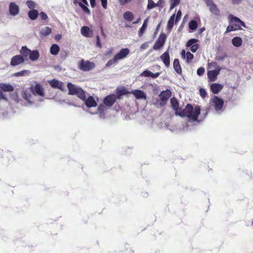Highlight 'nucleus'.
I'll use <instances>...</instances> for the list:
<instances>
[{
    "instance_id": "obj_17",
    "label": "nucleus",
    "mask_w": 253,
    "mask_h": 253,
    "mask_svg": "<svg viewBox=\"0 0 253 253\" xmlns=\"http://www.w3.org/2000/svg\"><path fill=\"white\" fill-rule=\"evenodd\" d=\"M130 93H132L137 99H146V95L144 91L139 89L133 90Z\"/></svg>"
},
{
    "instance_id": "obj_18",
    "label": "nucleus",
    "mask_w": 253,
    "mask_h": 253,
    "mask_svg": "<svg viewBox=\"0 0 253 253\" xmlns=\"http://www.w3.org/2000/svg\"><path fill=\"white\" fill-rule=\"evenodd\" d=\"M83 101H84L85 105L88 108L96 107L97 105L95 99L92 96H89L87 99L85 97V100Z\"/></svg>"
},
{
    "instance_id": "obj_24",
    "label": "nucleus",
    "mask_w": 253,
    "mask_h": 253,
    "mask_svg": "<svg viewBox=\"0 0 253 253\" xmlns=\"http://www.w3.org/2000/svg\"><path fill=\"white\" fill-rule=\"evenodd\" d=\"M173 68L175 72L179 75L182 74V69L178 59H175L173 63Z\"/></svg>"
},
{
    "instance_id": "obj_12",
    "label": "nucleus",
    "mask_w": 253,
    "mask_h": 253,
    "mask_svg": "<svg viewBox=\"0 0 253 253\" xmlns=\"http://www.w3.org/2000/svg\"><path fill=\"white\" fill-rule=\"evenodd\" d=\"M220 69L218 68L215 70L209 71L207 73L208 78L210 82H214L217 80V77L219 74Z\"/></svg>"
},
{
    "instance_id": "obj_50",
    "label": "nucleus",
    "mask_w": 253,
    "mask_h": 253,
    "mask_svg": "<svg viewBox=\"0 0 253 253\" xmlns=\"http://www.w3.org/2000/svg\"><path fill=\"white\" fill-rule=\"evenodd\" d=\"M96 46L99 48L102 47V44L100 42V38L99 36H96Z\"/></svg>"
},
{
    "instance_id": "obj_47",
    "label": "nucleus",
    "mask_w": 253,
    "mask_h": 253,
    "mask_svg": "<svg viewBox=\"0 0 253 253\" xmlns=\"http://www.w3.org/2000/svg\"><path fill=\"white\" fill-rule=\"evenodd\" d=\"M150 73L151 71L149 70H145L140 74V76L146 77H150Z\"/></svg>"
},
{
    "instance_id": "obj_11",
    "label": "nucleus",
    "mask_w": 253,
    "mask_h": 253,
    "mask_svg": "<svg viewBox=\"0 0 253 253\" xmlns=\"http://www.w3.org/2000/svg\"><path fill=\"white\" fill-rule=\"evenodd\" d=\"M50 85L54 88H58L61 90H63L64 89V83L56 79H52L49 81Z\"/></svg>"
},
{
    "instance_id": "obj_46",
    "label": "nucleus",
    "mask_w": 253,
    "mask_h": 253,
    "mask_svg": "<svg viewBox=\"0 0 253 253\" xmlns=\"http://www.w3.org/2000/svg\"><path fill=\"white\" fill-rule=\"evenodd\" d=\"M199 91L201 96L203 98H205L207 95V92L205 89L204 88H200Z\"/></svg>"
},
{
    "instance_id": "obj_35",
    "label": "nucleus",
    "mask_w": 253,
    "mask_h": 253,
    "mask_svg": "<svg viewBox=\"0 0 253 253\" xmlns=\"http://www.w3.org/2000/svg\"><path fill=\"white\" fill-rule=\"evenodd\" d=\"M31 73V71L28 70H24L20 72H16L13 74L14 77L28 76Z\"/></svg>"
},
{
    "instance_id": "obj_37",
    "label": "nucleus",
    "mask_w": 253,
    "mask_h": 253,
    "mask_svg": "<svg viewBox=\"0 0 253 253\" xmlns=\"http://www.w3.org/2000/svg\"><path fill=\"white\" fill-rule=\"evenodd\" d=\"M170 2V10L173 9L175 7L178 6L180 2V0H169Z\"/></svg>"
},
{
    "instance_id": "obj_33",
    "label": "nucleus",
    "mask_w": 253,
    "mask_h": 253,
    "mask_svg": "<svg viewBox=\"0 0 253 253\" xmlns=\"http://www.w3.org/2000/svg\"><path fill=\"white\" fill-rule=\"evenodd\" d=\"M175 14H173V15H172L170 16V18L169 19V20L168 22L167 29L169 31L171 30V29L174 25V19H175Z\"/></svg>"
},
{
    "instance_id": "obj_56",
    "label": "nucleus",
    "mask_w": 253,
    "mask_h": 253,
    "mask_svg": "<svg viewBox=\"0 0 253 253\" xmlns=\"http://www.w3.org/2000/svg\"><path fill=\"white\" fill-rule=\"evenodd\" d=\"M62 38V35L61 34H57L55 36V40L57 41H59Z\"/></svg>"
},
{
    "instance_id": "obj_25",
    "label": "nucleus",
    "mask_w": 253,
    "mask_h": 253,
    "mask_svg": "<svg viewBox=\"0 0 253 253\" xmlns=\"http://www.w3.org/2000/svg\"><path fill=\"white\" fill-rule=\"evenodd\" d=\"M40 54L37 50H31L29 54V59L32 61H36L39 58Z\"/></svg>"
},
{
    "instance_id": "obj_45",
    "label": "nucleus",
    "mask_w": 253,
    "mask_h": 253,
    "mask_svg": "<svg viewBox=\"0 0 253 253\" xmlns=\"http://www.w3.org/2000/svg\"><path fill=\"white\" fill-rule=\"evenodd\" d=\"M199 47V45L198 44H195L190 46V50L192 52L194 53L197 50Z\"/></svg>"
},
{
    "instance_id": "obj_9",
    "label": "nucleus",
    "mask_w": 253,
    "mask_h": 253,
    "mask_svg": "<svg viewBox=\"0 0 253 253\" xmlns=\"http://www.w3.org/2000/svg\"><path fill=\"white\" fill-rule=\"evenodd\" d=\"M211 102L215 111H218L222 110L224 104L223 99L217 96H214L211 99Z\"/></svg>"
},
{
    "instance_id": "obj_38",
    "label": "nucleus",
    "mask_w": 253,
    "mask_h": 253,
    "mask_svg": "<svg viewBox=\"0 0 253 253\" xmlns=\"http://www.w3.org/2000/svg\"><path fill=\"white\" fill-rule=\"evenodd\" d=\"M198 27L197 22L195 20H191L189 22V28L192 30H195Z\"/></svg>"
},
{
    "instance_id": "obj_1",
    "label": "nucleus",
    "mask_w": 253,
    "mask_h": 253,
    "mask_svg": "<svg viewBox=\"0 0 253 253\" xmlns=\"http://www.w3.org/2000/svg\"><path fill=\"white\" fill-rule=\"evenodd\" d=\"M210 109L206 108L202 110V119L199 122L205 119L209 113ZM201 113V107L196 106L194 108L191 104H187L184 109H181L177 116L181 117H186L189 120L193 121H198V117Z\"/></svg>"
},
{
    "instance_id": "obj_7",
    "label": "nucleus",
    "mask_w": 253,
    "mask_h": 253,
    "mask_svg": "<svg viewBox=\"0 0 253 253\" xmlns=\"http://www.w3.org/2000/svg\"><path fill=\"white\" fill-rule=\"evenodd\" d=\"M171 96V92L169 89H167L166 90L162 91L159 94V98L161 100L160 105L161 106L165 105Z\"/></svg>"
},
{
    "instance_id": "obj_32",
    "label": "nucleus",
    "mask_w": 253,
    "mask_h": 253,
    "mask_svg": "<svg viewBox=\"0 0 253 253\" xmlns=\"http://www.w3.org/2000/svg\"><path fill=\"white\" fill-rule=\"evenodd\" d=\"M124 18L127 21H131L134 18V15L131 11H126L124 13Z\"/></svg>"
},
{
    "instance_id": "obj_63",
    "label": "nucleus",
    "mask_w": 253,
    "mask_h": 253,
    "mask_svg": "<svg viewBox=\"0 0 253 253\" xmlns=\"http://www.w3.org/2000/svg\"><path fill=\"white\" fill-rule=\"evenodd\" d=\"M211 65H214V66H215L216 64V63H215V62H211Z\"/></svg>"
},
{
    "instance_id": "obj_61",
    "label": "nucleus",
    "mask_w": 253,
    "mask_h": 253,
    "mask_svg": "<svg viewBox=\"0 0 253 253\" xmlns=\"http://www.w3.org/2000/svg\"><path fill=\"white\" fill-rule=\"evenodd\" d=\"M1 99H6V98L4 97V94L2 93V92L0 91V100Z\"/></svg>"
},
{
    "instance_id": "obj_39",
    "label": "nucleus",
    "mask_w": 253,
    "mask_h": 253,
    "mask_svg": "<svg viewBox=\"0 0 253 253\" xmlns=\"http://www.w3.org/2000/svg\"><path fill=\"white\" fill-rule=\"evenodd\" d=\"M156 6V3H155L153 0H148V4L147 6V9L150 10Z\"/></svg>"
},
{
    "instance_id": "obj_59",
    "label": "nucleus",
    "mask_w": 253,
    "mask_h": 253,
    "mask_svg": "<svg viewBox=\"0 0 253 253\" xmlns=\"http://www.w3.org/2000/svg\"><path fill=\"white\" fill-rule=\"evenodd\" d=\"M242 0H232V2L234 4H239L241 2Z\"/></svg>"
},
{
    "instance_id": "obj_10",
    "label": "nucleus",
    "mask_w": 253,
    "mask_h": 253,
    "mask_svg": "<svg viewBox=\"0 0 253 253\" xmlns=\"http://www.w3.org/2000/svg\"><path fill=\"white\" fill-rule=\"evenodd\" d=\"M24 61L25 59L23 56L21 55H14L11 59L10 65L16 66L24 63Z\"/></svg>"
},
{
    "instance_id": "obj_42",
    "label": "nucleus",
    "mask_w": 253,
    "mask_h": 253,
    "mask_svg": "<svg viewBox=\"0 0 253 253\" xmlns=\"http://www.w3.org/2000/svg\"><path fill=\"white\" fill-rule=\"evenodd\" d=\"M194 58V55L193 54L190 53L189 51H188L186 53V58H187V62H189L190 60H191Z\"/></svg>"
},
{
    "instance_id": "obj_44",
    "label": "nucleus",
    "mask_w": 253,
    "mask_h": 253,
    "mask_svg": "<svg viewBox=\"0 0 253 253\" xmlns=\"http://www.w3.org/2000/svg\"><path fill=\"white\" fill-rule=\"evenodd\" d=\"M156 4L157 6L163 8L165 4V0H159L158 2L156 3Z\"/></svg>"
},
{
    "instance_id": "obj_19",
    "label": "nucleus",
    "mask_w": 253,
    "mask_h": 253,
    "mask_svg": "<svg viewBox=\"0 0 253 253\" xmlns=\"http://www.w3.org/2000/svg\"><path fill=\"white\" fill-rule=\"evenodd\" d=\"M210 87L212 93L217 94L223 88V85L218 83H213L211 84Z\"/></svg>"
},
{
    "instance_id": "obj_27",
    "label": "nucleus",
    "mask_w": 253,
    "mask_h": 253,
    "mask_svg": "<svg viewBox=\"0 0 253 253\" xmlns=\"http://www.w3.org/2000/svg\"><path fill=\"white\" fill-rule=\"evenodd\" d=\"M31 50L28 49L27 46H23L21 47L20 52L21 55L23 56V58H27L30 53Z\"/></svg>"
},
{
    "instance_id": "obj_21",
    "label": "nucleus",
    "mask_w": 253,
    "mask_h": 253,
    "mask_svg": "<svg viewBox=\"0 0 253 253\" xmlns=\"http://www.w3.org/2000/svg\"><path fill=\"white\" fill-rule=\"evenodd\" d=\"M129 93H130V92L129 91L127 88L125 87H122L120 88H117L116 90V97L117 99H120L121 96Z\"/></svg>"
},
{
    "instance_id": "obj_28",
    "label": "nucleus",
    "mask_w": 253,
    "mask_h": 253,
    "mask_svg": "<svg viewBox=\"0 0 253 253\" xmlns=\"http://www.w3.org/2000/svg\"><path fill=\"white\" fill-rule=\"evenodd\" d=\"M28 16L30 19H31L32 20H34L37 18V17L38 16L39 13H38V11L37 10L33 9V10H30L28 12Z\"/></svg>"
},
{
    "instance_id": "obj_34",
    "label": "nucleus",
    "mask_w": 253,
    "mask_h": 253,
    "mask_svg": "<svg viewBox=\"0 0 253 253\" xmlns=\"http://www.w3.org/2000/svg\"><path fill=\"white\" fill-rule=\"evenodd\" d=\"M148 19L146 18L143 22V24L142 26V27L139 29L138 31V35L139 37H141L145 32V31L146 29V28L147 27V22H148Z\"/></svg>"
},
{
    "instance_id": "obj_5",
    "label": "nucleus",
    "mask_w": 253,
    "mask_h": 253,
    "mask_svg": "<svg viewBox=\"0 0 253 253\" xmlns=\"http://www.w3.org/2000/svg\"><path fill=\"white\" fill-rule=\"evenodd\" d=\"M30 90L34 95H38L43 97L45 95L44 88L40 83H36L35 85H31Z\"/></svg>"
},
{
    "instance_id": "obj_2",
    "label": "nucleus",
    "mask_w": 253,
    "mask_h": 253,
    "mask_svg": "<svg viewBox=\"0 0 253 253\" xmlns=\"http://www.w3.org/2000/svg\"><path fill=\"white\" fill-rule=\"evenodd\" d=\"M229 20L230 24L227 27L225 33L241 30V26L244 28L246 27L245 23L237 17L230 15L229 16Z\"/></svg>"
},
{
    "instance_id": "obj_43",
    "label": "nucleus",
    "mask_w": 253,
    "mask_h": 253,
    "mask_svg": "<svg viewBox=\"0 0 253 253\" xmlns=\"http://www.w3.org/2000/svg\"><path fill=\"white\" fill-rule=\"evenodd\" d=\"M205 72V68L204 67H200L198 69L197 74L199 76H202L204 74Z\"/></svg>"
},
{
    "instance_id": "obj_60",
    "label": "nucleus",
    "mask_w": 253,
    "mask_h": 253,
    "mask_svg": "<svg viewBox=\"0 0 253 253\" xmlns=\"http://www.w3.org/2000/svg\"><path fill=\"white\" fill-rule=\"evenodd\" d=\"M100 30H101L102 35L105 38H106V35L104 33L103 27L102 26L100 27Z\"/></svg>"
},
{
    "instance_id": "obj_6",
    "label": "nucleus",
    "mask_w": 253,
    "mask_h": 253,
    "mask_svg": "<svg viewBox=\"0 0 253 253\" xmlns=\"http://www.w3.org/2000/svg\"><path fill=\"white\" fill-rule=\"evenodd\" d=\"M95 67V64L89 61H84V59L81 60L79 64V68L83 71H88Z\"/></svg>"
},
{
    "instance_id": "obj_15",
    "label": "nucleus",
    "mask_w": 253,
    "mask_h": 253,
    "mask_svg": "<svg viewBox=\"0 0 253 253\" xmlns=\"http://www.w3.org/2000/svg\"><path fill=\"white\" fill-rule=\"evenodd\" d=\"M160 58L161 60L163 62L164 64L167 67H169L170 66V56L169 54V52L168 50L165 52L163 54H162Z\"/></svg>"
},
{
    "instance_id": "obj_26",
    "label": "nucleus",
    "mask_w": 253,
    "mask_h": 253,
    "mask_svg": "<svg viewBox=\"0 0 253 253\" xmlns=\"http://www.w3.org/2000/svg\"><path fill=\"white\" fill-rule=\"evenodd\" d=\"M232 43L235 47H239L242 45L243 40L239 37H235L232 39Z\"/></svg>"
},
{
    "instance_id": "obj_49",
    "label": "nucleus",
    "mask_w": 253,
    "mask_h": 253,
    "mask_svg": "<svg viewBox=\"0 0 253 253\" xmlns=\"http://www.w3.org/2000/svg\"><path fill=\"white\" fill-rule=\"evenodd\" d=\"M181 10H179L177 13L176 17H175V23H176L180 20V19L181 18Z\"/></svg>"
},
{
    "instance_id": "obj_53",
    "label": "nucleus",
    "mask_w": 253,
    "mask_h": 253,
    "mask_svg": "<svg viewBox=\"0 0 253 253\" xmlns=\"http://www.w3.org/2000/svg\"><path fill=\"white\" fill-rule=\"evenodd\" d=\"M208 7L211 5L214 2L212 0H204Z\"/></svg>"
},
{
    "instance_id": "obj_41",
    "label": "nucleus",
    "mask_w": 253,
    "mask_h": 253,
    "mask_svg": "<svg viewBox=\"0 0 253 253\" xmlns=\"http://www.w3.org/2000/svg\"><path fill=\"white\" fill-rule=\"evenodd\" d=\"M26 4L30 9H34L36 7L35 3L32 0H27Z\"/></svg>"
},
{
    "instance_id": "obj_22",
    "label": "nucleus",
    "mask_w": 253,
    "mask_h": 253,
    "mask_svg": "<svg viewBox=\"0 0 253 253\" xmlns=\"http://www.w3.org/2000/svg\"><path fill=\"white\" fill-rule=\"evenodd\" d=\"M81 34L85 37H90L92 36V32L87 26H83L81 30Z\"/></svg>"
},
{
    "instance_id": "obj_31",
    "label": "nucleus",
    "mask_w": 253,
    "mask_h": 253,
    "mask_svg": "<svg viewBox=\"0 0 253 253\" xmlns=\"http://www.w3.org/2000/svg\"><path fill=\"white\" fill-rule=\"evenodd\" d=\"M51 33V29L49 27H46L40 31L41 37H44L49 35Z\"/></svg>"
},
{
    "instance_id": "obj_40",
    "label": "nucleus",
    "mask_w": 253,
    "mask_h": 253,
    "mask_svg": "<svg viewBox=\"0 0 253 253\" xmlns=\"http://www.w3.org/2000/svg\"><path fill=\"white\" fill-rule=\"evenodd\" d=\"M198 42V40L197 39H190L186 43V46L187 47H190L191 46L195 44V43H196Z\"/></svg>"
},
{
    "instance_id": "obj_13",
    "label": "nucleus",
    "mask_w": 253,
    "mask_h": 253,
    "mask_svg": "<svg viewBox=\"0 0 253 253\" xmlns=\"http://www.w3.org/2000/svg\"><path fill=\"white\" fill-rule=\"evenodd\" d=\"M117 98L115 94H111L106 96L104 99V103L107 106H112L116 102Z\"/></svg>"
},
{
    "instance_id": "obj_36",
    "label": "nucleus",
    "mask_w": 253,
    "mask_h": 253,
    "mask_svg": "<svg viewBox=\"0 0 253 253\" xmlns=\"http://www.w3.org/2000/svg\"><path fill=\"white\" fill-rule=\"evenodd\" d=\"M210 10L211 12H212L213 14H214L215 15H219V10L217 7L216 5L215 4V3H213L209 7Z\"/></svg>"
},
{
    "instance_id": "obj_14",
    "label": "nucleus",
    "mask_w": 253,
    "mask_h": 253,
    "mask_svg": "<svg viewBox=\"0 0 253 253\" xmlns=\"http://www.w3.org/2000/svg\"><path fill=\"white\" fill-rule=\"evenodd\" d=\"M170 102L172 108L175 111V115H177L181 109L179 107V102L177 99L173 97L170 99Z\"/></svg>"
},
{
    "instance_id": "obj_8",
    "label": "nucleus",
    "mask_w": 253,
    "mask_h": 253,
    "mask_svg": "<svg viewBox=\"0 0 253 253\" xmlns=\"http://www.w3.org/2000/svg\"><path fill=\"white\" fill-rule=\"evenodd\" d=\"M166 39V35L164 33H161L153 46V49L158 50L162 48L165 43Z\"/></svg>"
},
{
    "instance_id": "obj_52",
    "label": "nucleus",
    "mask_w": 253,
    "mask_h": 253,
    "mask_svg": "<svg viewBox=\"0 0 253 253\" xmlns=\"http://www.w3.org/2000/svg\"><path fill=\"white\" fill-rule=\"evenodd\" d=\"M160 74L159 72L156 73H153L151 72L150 77H152V78H156L159 76Z\"/></svg>"
},
{
    "instance_id": "obj_62",
    "label": "nucleus",
    "mask_w": 253,
    "mask_h": 253,
    "mask_svg": "<svg viewBox=\"0 0 253 253\" xmlns=\"http://www.w3.org/2000/svg\"><path fill=\"white\" fill-rule=\"evenodd\" d=\"M204 30H205V28H201V29H200V33L203 32V31Z\"/></svg>"
},
{
    "instance_id": "obj_23",
    "label": "nucleus",
    "mask_w": 253,
    "mask_h": 253,
    "mask_svg": "<svg viewBox=\"0 0 253 253\" xmlns=\"http://www.w3.org/2000/svg\"><path fill=\"white\" fill-rule=\"evenodd\" d=\"M0 89L3 91H12L14 90L13 86L10 84L0 83Z\"/></svg>"
},
{
    "instance_id": "obj_58",
    "label": "nucleus",
    "mask_w": 253,
    "mask_h": 253,
    "mask_svg": "<svg viewBox=\"0 0 253 253\" xmlns=\"http://www.w3.org/2000/svg\"><path fill=\"white\" fill-rule=\"evenodd\" d=\"M181 55L182 58H185V51L184 49H182L181 51Z\"/></svg>"
},
{
    "instance_id": "obj_30",
    "label": "nucleus",
    "mask_w": 253,
    "mask_h": 253,
    "mask_svg": "<svg viewBox=\"0 0 253 253\" xmlns=\"http://www.w3.org/2000/svg\"><path fill=\"white\" fill-rule=\"evenodd\" d=\"M73 2L75 4H78L85 13H87L88 14H89L90 13V10L81 1L79 2L77 1V0H74Z\"/></svg>"
},
{
    "instance_id": "obj_20",
    "label": "nucleus",
    "mask_w": 253,
    "mask_h": 253,
    "mask_svg": "<svg viewBox=\"0 0 253 253\" xmlns=\"http://www.w3.org/2000/svg\"><path fill=\"white\" fill-rule=\"evenodd\" d=\"M21 96L29 104L31 105L34 103L33 101L31 100L32 97V95L27 90H23L21 93Z\"/></svg>"
},
{
    "instance_id": "obj_57",
    "label": "nucleus",
    "mask_w": 253,
    "mask_h": 253,
    "mask_svg": "<svg viewBox=\"0 0 253 253\" xmlns=\"http://www.w3.org/2000/svg\"><path fill=\"white\" fill-rule=\"evenodd\" d=\"M90 5L92 7H94L95 6V0H90Z\"/></svg>"
},
{
    "instance_id": "obj_64",
    "label": "nucleus",
    "mask_w": 253,
    "mask_h": 253,
    "mask_svg": "<svg viewBox=\"0 0 253 253\" xmlns=\"http://www.w3.org/2000/svg\"><path fill=\"white\" fill-rule=\"evenodd\" d=\"M139 20H140V19H137V20L136 22H134L133 23H135V24L139 22Z\"/></svg>"
},
{
    "instance_id": "obj_4",
    "label": "nucleus",
    "mask_w": 253,
    "mask_h": 253,
    "mask_svg": "<svg viewBox=\"0 0 253 253\" xmlns=\"http://www.w3.org/2000/svg\"><path fill=\"white\" fill-rule=\"evenodd\" d=\"M130 50L128 48H122L114 57L109 60L106 64V67H110L116 64L119 60L125 59L129 54Z\"/></svg>"
},
{
    "instance_id": "obj_29",
    "label": "nucleus",
    "mask_w": 253,
    "mask_h": 253,
    "mask_svg": "<svg viewBox=\"0 0 253 253\" xmlns=\"http://www.w3.org/2000/svg\"><path fill=\"white\" fill-rule=\"evenodd\" d=\"M60 50L59 46L56 44H52L50 48V52L52 55H57Z\"/></svg>"
},
{
    "instance_id": "obj_16",
    "label": "nucleus",
    "mask_w": 253,
    "mask_h": 253,
    "mask_svg": "<svg viewBox=\"0 0 253 253\" xmlns=\"http://www.w3.org/2000/svg\"><path fill=\"white\" fill-rule=\"evenodd\" d=\"M9 12L11 15L15 16L18 14L19 7L15 2H11L9 5Z\"/></svg>"
},
{
    "instance_id": "obj_3",
    "label": "nucleus",
    "mask_w": 253,
    "mask_h": 253,
    "mask_svg": "<svg viewBox=\"0 0 253 253\" xmlns=\"http://www.w3.org/2000/svg\"><path fill=\"white\" fill-rule=\"evenodd\" d=\"M67 86L69 95H76L81 100H85V92L81 87L77 86L71 83H68Z\"/></svg>"
},
{
    "instance_id": "obj_54",
    "label": "nucleus",
    "mask_w": 253,
    "mask_h": 253,
    "mask_svg": "<svg viewBox=\"0 0 253 253\" xmlns=\"http://www.w3.org/2000/svg\"><path fill=\"white\" fill-rule=\"evenodd\" d=\"M132 0H119L121 5H125L126 3L131 1Z\"/></svg>"
},
{
    "instance_id": "obj_55",
    "label": "nucleus",
    "mask_w": 253,
    "mask_h": 253,
    "mask_svg": "<svg viewBox=\"0 0 253 253\" xmlns=\"http://www.w3.org/2000/svg\"><path fill=\"white\" fill-rule=\"evenodd\" d=\"M148 47V44L147 42H144L141 45L140 48L141 49H145Z\"/></svg>"
},
{
    "instance_id": "obj_51",
    "label": "nucleus",
    "mask_w": 253,
    "mask_h": 253,
    "mask_svg": "<svg viewBox=\"0 0 253 253\" xmlns=\"http://www.w3.org/2000/svg\"><path fill=\"white\" fill-rule=\"evenodd\" d=\"M102 7L104 9H106L107 7V0H101Z\"/></svg>"
},
{
    "instance_id": "obj_48",
    "label": "nucleus",
    "mask_w": 253,
    "mask_h": 253,
    "mask_svg": "<svg viewBox=\"0 0 253 253\" xmlns=\"http://www.w3.org/2000/svg\"><path fill=\"white\" fill-rule=\"evenodd\" d=\"M40 16L41 19L43 20H45L48 18L47 15L44 12H41L40 13Z\"/></svg>"
}]
</instances>
